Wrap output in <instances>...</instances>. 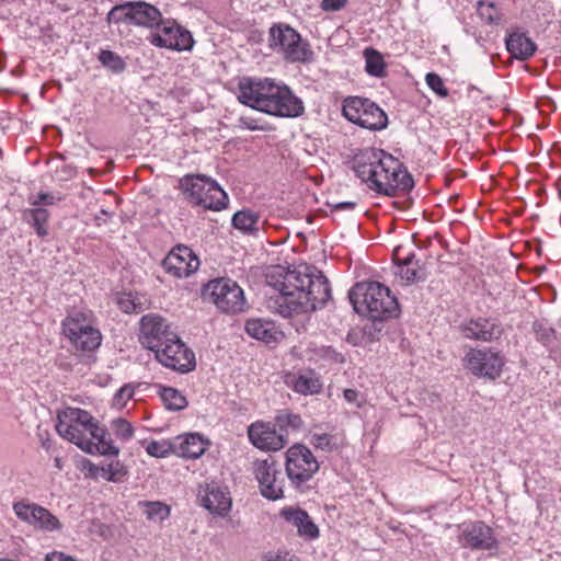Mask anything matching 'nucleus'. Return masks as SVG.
I'll use <instances>...</instances> for the list:
<instances>
[{"mask_svg": "<svg viewBox=\"0 0 561 561\" xmlns=\"http://www.w3.org/2000/svg\"><path fill=\"white\" fill-rule=\"evenodd\" d=\"M266 285L270 288L267 307L283 318L322 308L331 298L328 278L307 264L294 268L271 267L266 273Z\"/></svg>", "mask_w": 561, "mask_h": 561, "instance_id": "obj_1", "label": "nucleus"}, {"mask_svg": "<svg viewBox=\"0 0 561 561\" xmlns=\"http://www.w3.org/2000/svg\"><path fill=\"white\" fill-rule=\"evenodd\" d=\"M353 170L368 190L386 196L413 187V179L399 159L382 149L368 147L353 158Z\"/></svg>", "mask_w": 561, "mask_h": 561, "instance_id": "obj_2", "label": "nucleus"}, {"mask_svg": "<svg viewBox=\"0 0 561 561\" xmlns=\"http://www.w3.org/2000/svg\"><path fill=\"white\" fill-rule=\"evenodd\" d=\"M238 100L271 116L294 118L300 116L302 101L284 83L270 78H243L238 84Z\"/></svg>", "mask_w": 561, "mask_h": 561, "instance_id": "obj_3", "label": "nucleus"}, {"mask_svg": "<svg viewBox=\"0 0 561 561\" xmlns=\"http://www.w3.org/2000/svg\"><path fill=\"white\" fill-rule=\"evenodd\" d=\"M56 432L64 439L75 444L90 455L117 457L119 448L114 444L106 428L85 410L66 408L58 412Z\"/></svg>", "mask_w": 561, "mask_h": 561, "instance_id": "obj_4", "label": "nucleus"}, {"mask_svg": "<svg viewBox=\"0 0 561 561\" xmlns=\"http://www.w3.org/2000/svg\"><path fill=\"white\" fill-rule=\"evenodd\" d=\"M348 297L357 312H366L373 320L382 321L396 318L400 313L397 297L387 286L378 282L355 284Z\"/></svg>", "mask_w": 561, "mask_h": 561, "instance_id": "obj_5", "label": "nucleus"}, {"mask_svg": "<svg viewBox=\"0 0 561 561\" xmlns=\"http://www.w3.org/2000/svg\"><path fill=\"white\" fill-rule=\"evenodd\" d=\"M61 328L64 335L77 350L91 352L101 345L102 334L91 310L70 311L62 320Z\"/></svg>", "mask_w": 561, "mask_h": 561, "instance_id": "obj_6", "label": "nucleus"}, {"mask_svg": "<svg viewBox=\"0 0 561 561\" xmlns=\"http://www.w3.org/2000/svg\"><path fill=\"white\" fill-rule=\"evenodd\" d=\"M180 187L190 203L205 209L221 210L229 201L219 184L206 175H186L181 179Z\"/></svg>", "mask_w": 561, "mask_h": 561, "instance_id": "obj_7", "label": "nucleus"}, {"mask_svg": "<svg viewBox=\"0 0 561 561\" xmlns=\"http://www.w3.org/2000/svg\"><path fill=\"white\" fill-rule=\"evenodd\" d=\"M268 47L288 62H306L312 57L309 44L285 23H275L268 31Z\"/></svg>", "mask_w": 561, "mask_h": 561, "instance_id": "obj_8", "label": "nucleus"}, {"mask_svg": "<svg viewBox=\"0 0 561 561\" xmlns=\"http://www.w3.org/2000/svg\"><path fill=\"white\" fill-rule=\"evenodd\" d=\"M147 41L157 48L176 53L192 51L195 45L192 33L171 18H164Z\"/></svg>", "mask_w": 561, "mask_h": 561, "instance_id": "obj_9", "label": "nucleus"}, {"mask_svg": "<svg viewBox=\"0 0 561 561\" xmlns=\"http://www.w3.org/2000/svg\"><path fill=\"white\" fill-rule=\"evenodd\" d=\"M342 113L351 123L369 130H381L387 127L386 113L369 99L348 96L343 102Z\"/></svg>", "mask_w": 561, "mask_h": 561, "instance_id": "obj_10", "label": "nucleus"}, {"mask_svg": "<svg viewBox=\"0 0 561 561\" xmlns=\"http://www.w3.org/2000/svg\"><path fill=\"white\" fill-rule=\"evenodd\" d=\"M203 296L210 299L219 310L226 313L242 312L245 309L244 293L230 278H217L208 282L203 288Z\"/></svg>", "mask_w": 561, "mask_h": 561, "instance_id": "obj_11", "label": "nucleus"}, {"mask_svg": "<svg viewBox=\"0 0 561 561\" xmlns=\"http://www.w3.org/2000/svg\"><path fill=\"white\" fill-rule=\"evenodd\" d=\"M285 470L296 489H301L319 470V462L312 451L302 444L290 446L285 454Z\"/></svg>", "mask_w": 561, "mask_h": 561, "instance_id": "obj_12", "label": "nucleus"}, {"mask_svg": "<svg viewBox=\"0 0 561 561\" xmlns=\"http://www.w3.org/2000/svg\"><path fill=\"white\" fill-rule=\"evenodd\" d=\"M153 352L156 359L161 365L180 374L190 373L196 367L194 352L181 340L178 333L169 337Z\"/></svg>", "mask_w": 561, "mask_h": 561, "instance_id": "obj_13", "label": "nucleus"}, {"mask_svg": "<svg viewBox=\"0 0 561 561\" xmlns=\"http://www.w3.org/2000/svg\"><path fill=\"white\" fill-rule=\"evenodd\" d=\"M253 474L262 496L271 501L284 496V477L276 461L271 458L256 459L253 462Z\"/></svg>", "mask_w": 561, "mask_h": 561, "instance_id": "obj_14", "label": "nucleus"}, {"mask_svg": "<svg viewBox=\"0 0 561 561\" xmlns=\"http://www.w3.org/2000/svg\"><path fill=\"white\" fill-rule=\"evenodd\" d=\"M463 360L474 376L491 380L500 377L505 364L503 355L492 348H470Z\"/></svg>", "mask_w": 561, "mask_h": 561, "instance_id": "obj_15", "label": "nucleus"}, {"mask_svg": "<svg viewBox=\"0 0 561 561\" xmlns=\"http://www.w3.org/2000/svg\"><path fill=\"white\" fill-rule=\"evenodd\" d=\"M12 508L21 522L32 526L34 529L44 533H53L61 529V523L54 514L47 508L30 502L28 500L14 502Z\"/></svg>", "mask_w": 561, "mask_h": 561, "instance_id": "obj_16", "label": "nucleus"}, {"mask_svg": "<svg viewBox=\"0 0 561 561\" xmlns=\"http://www.w3.org/2000/svg\"><path fill=\"white\" fill-rule=\"evenodd\" d=\"M175 334L170 322L158 313L145 314L139 321V342L152 352Z\"/></svg>", "mask_w": 561, "mask_h": 561, "instance_id": "obj_17", "label": "nucleus"}, {"mask_svg": "<svg viewBox=\"0 0 561 561\" xmlns=\"http://www.w3.org/2000/svg\"><path fill=\"white\" fill-rule=\"evenodd\" d=\"M164 271L175 278H186L199 267V259L186 245L174 247L162 261Z\"/></svg>", "mask_w": 561, "mask_h": 561, "instance_id": "obj_18", "label": "nucleus"}, {"mask_svg": "<svg viewBox=\"0 0 561 561\" xmlns=\"http://www.w3.org/2000/svg\"><path fill=\"white\" fill-rule=\"evenodd\" d=\"M197 497L201 505L214 515L225 517L231 511L232 499L229 490L216 482L201 485Z\"/></svg>", "mask_w": 561, "mask_h": 561, "instance_id": "obj_19", "label": "nucleus"}, {"mask_svg": "<svg viewBox=\"0 0 561 561\" xmlns=\"http://www.w3.org/2000/svg\"><path fill=\"white\" fill-rule=\"evenodd\" d=\"M459 542L472 550H492L497 548L493 529L483 522H473L461 526Z\"/></svg>", "mask_w": 561, "mask_h": 561, "instance_id": "obj_20", "label": "nucleus"}, {"mask_svg": "<svg viewBox=\"0 0 561 561\" xmlns=\"http://www.w3.org/2000/svg\"><path fill=\"white\" fill-rule=\"evenodd\" d=\"M248 437L254 447L265 451L280 450L287 443L275 425L263 421H256L248 427Z\"/></svg>", "mask_w": 561, "mask_h": 561, "instance_id": "obj_21", "label": "nucleus"}, {"mask_svg": "<svg viewBox=\"0 0 561 561\" xmlns=\"http://www.w3.org/2000/svg\"><path fill=\"white\" fill-rule=\"evenodd\" d=\"M460 332L466 339L491 342L503 334L500 322L493 318H471L460 325Z\"/></svg>", "mask_w": 561, "mask_h": 561, "instance_id": "obj_22", "label": "nucleus"}, {"mask_svg": "<svg viewBox=\"0 0 561 561\" xmlns=\"http://www.w3.org/2000/svg\"><path fill=\"white\" fill-rule=\"evenodd\" d=\"M279 515L294 526L298 536L305 540H314L319 537V528L306 511L288 506L282 508Z\"/></svg>", "mask_w": 561, "mask_h": 561, "instance_id": "obj_23", "label": "nucleus"}, {"mask_svg": "<svg viewBox=\"0 0 561 561\" xmlns=\"http://www.w3.org/2000/svg\"><path fill=\"white\" fill-rule=\"evenodd\" d=\"M209 444V440L198 433L179 435L174 438V455L185 459H197Z\"/></svg>", "mask_w": 561, "mask_h": 561, "instance_id": "obj_24", "label": "nucleus"}, {"mask_svg": "<svg viewBox=\"0 0 561 561\" xmlns=\"http://www.w3.org/2000/svg\"><path fill=\"white\" fill-rule=\"evenodd\" d=\"M81 469L91 479H104L110 482H121L127 476V470L119 460L98 466L91 460L84 459Z\"/></svg>", "mask_w": 561, "mask_h": 561, "instance_id": "obj_25", "label": "nucleus"}, {"mask_svg": "<svg viewBox=\"0 0 561 561\" xmlns=\"http://www.w3.org/2000/svg\"><path fill=\"white\" fill-rule=\"evenodd\" d=\"M131 25L154 31L164 19L161 11L153 4L146 1L133 2Z\"/></svg>", "mask_w": 561, "mask_h": 561, "instance_id": "obj_26", "label": "nucleus"}, {"mask_svg": "<svg viewBox=\"0 0 561 561\" xmlns=\"http://www.w3.org/2000/svg\"><path fill=\"white\" fill-rule=\"evenodd\" d=\"M505 45L512 57L518 60H527L537 49L536 44L522 32L510 33L505 38Z\"/></svg>", "mask_w": 561, "mask_h": 561, "instance_id": "obj_27", "label": "nucleus"}, {"mask_svg": "<svg viewBox=\"0 0 561 561\" xmlns=\"http://www.w3.org/2000/svg\"><path fill=\"white\" fill-rule=\"evenodd\" d=\"M245 331L253 339L263 341L265 343L276 341L278 335V331L274 322L260 318H252L247 320Z\"/></svg>", "mask_w": 561, "mask_h": 561, "instance_id": "obj_28", "label": "nucleus"}, {"mask_svg": "<svg viewBox=\"0 0 561 561\" xmlns=\"http://www.w3.org/2000/svg\"><path fill=\"white\" fill-rule=\"evenodd\" d=\"M289 383L295 392L304 396L317 394L322 389V382L313 371H306L294 376Z\"/></svg>", "mask_w": 561, "mask_h": 561, "instance_id": "obj_29", "label": "nucleus"}, {"mask_svg": "<svg viewBox=\"0 0 561 561\" xmlns=\"http://www.w3.org/2000/svg\"><path fill=\"white\" fill-rule=\"evenodd\" d=\"M260 216L250 209L237 211L232 217V225L243 233H255L259 231Z\"/></svg>", "mask_w": 561, "mask_h": 561, "instance_id": "obj_30", "label": "nucleus"}, {"mask_svg": "<svg viewBox=\"0 0 561 561\" xmlns=\"http://www.w3.org/2000/svg\"><path fill=\"white\" fill-rule=\"evenodd\" d=\"M396 275L405 284L417 282L423 278V271L414 261V255H408L401 264H398Z\"/></svg>", "mask_w": 561, "mask_h": 561, "instance_id": "obj_31", "label": "nucleus"}, {"mask_svg": "<svg viewBox=\"0 0 561 561\" xmlns=\"http://www.w3.org/2000/svg\"><path fill=\"white\" fill-rule=\"evenodd\" d=\"M24 219L35 229L39 237H46L49 213L45 208L35 207L23 213Z\"/></svg>", "mask_w": 561, "mask_h": 561, "instance_id": "obj_32", "label": "nucleus"}, {"mask_svg": "<svg viewBox=\"0 0 561 561\" xmlns=\"http://www.w3.org/2000/svg\"><path fill=\"white\" fill-rule=\"evenodd\" d=\"M159 393L164 407L170 411H181L187 405L185 396L175 388L161 387Z\"/></svg>", "mask_w": 561, "mask_h": 561, "instance_id": "obj_33", "label": "nucleus"}, {"mask_svg": "<svg viewBox=\"0 0 561 561\" xmlns=\"http://www.w3.org/2000/svg\"><path fill=\"white\" fill-rule=\"evenodd\" d=\"M364 57L366 62L365 69L368 75L376 78L385 76L386 64L382 55L378 50L374 48H366L364 50Z\"/></svg>", "mask_w": 561, "mask_h": 561, "instance_id": "obj_34", "label": "nucleus"}, {"mask_svg": "<svg viewBox=\"0 0 561 561\" xmlns=\"http://www.w3.org/2000/svg\"><path fill=\"white\" fill-rule=\"evenodd\" d=\"M133 2L128 1L113 7L107 13L108 23H128L131 24L133 20Z\"/></svg>", "mask_w": 561, "mask_h": 561, "instance_id": "obj_35", "label": "nucleus"}, {"mask_svg": "<svg viewBox=\"0 0 561 561\" xmlns=\"http://www.w3.org/2000/svg\"><path fill=\"white\" fill-rule=\"evenodd\" d=\"M478 14L489 24H499L502 20L500 8L491 0H481L478 2Z\"/></svg>", "mask_w": 561, "mask_h": 561, "instance_id": "obj_36", "label": "nucleus"}, {"mask_svg": "<svg viewBox=\"0 0 561 561\" xmlns=\"http://www.w3.org/2000/svg\"><path fill=\"white\" fill-rule=\"evenodd\" d=\"M111 431L116 439L123 443L129 442L135 434L133 424L123 417L114 419L111 422Z\"/></svg>", "mask_w": 561, "mask_h": 561, "instance_id": "obj_37", "label": "nucleus"}, {"mask_svg": "<svg viewBox=\"0 0 561 561\" xmlns=\"http://www.w3.org/2000/svg\"><path fill=\"white\" fill-rule=\"evenodd\" d=\"M146 451L151 457L165 458L174 454V439L151 440L147 444Z\"/></svg>", "mask_w": 561, "mask_h": 561, "instance_id": "obj_38", "label": "nucleus"}, {"mask_svg": "<svg viewBox=\"0 0 561 561\" xmlns=\"http://www.w3.org/2000/svg\"><path fill=\"white\" fill-rule=\"evenodd\" d=\"M145 514L154 523H161L170 516V507L161 502H145Z\"/></svg>", "mask_w": 561, "mask_h": 561, "instance_id": "obj_39", "label": "nucleus"}, {"mask_svg": "<svg viewBox=\"0 0 561 561\" xmlns=\"http://www.w3.org/2000/svg\"><path fill=\"white\" fill-rule=\"evenodd\" d=\"M309 442L316 449L323 451H332L337 448L336 437L328 433H311Z\"/></svg>", "mask_w": 561, "mask_h": 561, "instance_id": "obj_40", "label": "nucleus"}, {"mask_svg": "<svg viewBox=\"0 0 561 561\" xmlns=\"http://www.w3.org/2000/svg\"><path fill=\"white\" fill-rule=\"evenodd\" d=\"M100 62L114 72H121L125 69V61L117 54L111 50H101L99 55Z\"/></svg>", "mask_w": 561, "mask_h": 561, "instance_id": "obj_41", "label": "nucleus"}, {"mask_svg": "<svg viewBox=\"0 0 561 561\" xmlns=\"http://www.w3.org/2000/svg\"><path fill=\"white\" fill-rule=\"evenodd\" d=\"M533 330L536 334V339L543 345L550 344L554 339V329L543 321H535L533 323Z\"/></svg>", "mask_w": 561, "mask_h": 561, "instance_id": "obj_42", "label": "nucleus"}, {"mask_svg": "<svg viewBox=\"0 0 561 561\" xmlns=\"http://www.w3.org/2000/svg\"><path fill=\"white\" fill-rule=\"evenodd\" d=\"M134 396V388L130 385H124L114 394L112 400L113 408L122 410Z\"/></svg>", "mask_w": 561, "mask_h": 561, "instance_id": "obj_43", "label": "nucleus"}, {"mask_svg": "<svg viewBox=\"0 0 561 561\" xmlns=\"http://www.w3.org/2000/svg\"><path fill=\"white\" fill-rule=\"evenodd\" d=\"M427 87L439 98L448 96V89L446 88L444 80L435 72H430L425 77Z\"/></svg>", "mask_w": 561, "mask_h": 561, "instance_id": "obj_44", "label": "nucleus"}, {"mask_svg": "<svg viewBox=\"0 0 561 561\" xmlns=\"http://www.w3.org/2000/svg\"><path fill=\"white\" fill-rule=\"evenodd\" d=\"M276 422L280 428L298 430L302 426V420L300 415L282 412L276 416Z\"/></svg>", "mask_w": 561, "mask_h": 561, "instance_id": "obj_45", "label": "nucleus"}, {"mask_svg": "<svg viewBox=\"0 0 561 561\" xmlns=\"http://www.w3.org/2000/svg\"><path fill=\"white\" fill-rule=\"evenodd\" d=\"M118 307L125 313L138 312V304H136L135 299L130 294L123 295L118 298Z\"/></svg>", "mask_w": 561, "mask_h": 561, "instance_id": "obj_46", "label": "nucleus"}, {"mask_svg": "<svg viewBox=\"0 0 561 561\" xmlns=\"http://www.w3.org/2000/svg\"><path fill=\"white\" fill-rule=\"evenodd\" d=\"M347 0H321V9L325 12H336L344 9Z\"/></svg>", "mask_w": 561, "mask_h": 561, "instance_id": "obj_47", "label": "nucleus"}, {"mask_svg": "<svg viewBox=\"0 0 561 561\" xmlns=\"http://www.w3.org/2000/svg\"><path fill=\"white\" fill-rule=\"evenodd\" d=\"M60 201V197L55 196L51 193H39L37 197L31 202L32 205L38 206V205H54L57 202Z\"/></svg>", "mask_w": 561, "mask_h": 561, "instance_id": "obj_48", "label": "nucleus"}, {"mask_svg": "<svg viewBox=\"0 0 561 561\" xmlns=\"http://www.w3.org/2000/svg\"><path fill=\"white\" fill-rule=\"evenodd\" d=\"M344 399L350 404H352L356 408H359L364 402L363 396L359 393V391H357L355 389H345L344 390Z\"/></svg>", "mask_w": 561, "mask_h": 561, "instance_id": "obj_49", "label": "nucleus"}, {"mask_svg": "<svg viewBox=\"0 0 561 561\" xmlns=\"http://www.w3.org/2000/svg\"><path fill=\"white\" fill-rule=\"evenodd\" d=\"M45 560L46 561H77L73 558L66 556L65 553L59 552V551H53V552L46 554Z\"/></svg>", "mask_w": 561, "mask_h": 561, "instance_id": "obj_50", "label": "nucleus"}, {"mask_svg": "<svg viewBox=\"0 0 561 561\" xmlns=\"http://www.w3.org/2000/svg\"><path fill=\"white\" fill-rule=\"evenodd\" d=\"M356 204L354 202H341L332 205L333 210H352Z\"/></svg>", "mask_w": 561, "mask_h": 561, "instance_id": "obj_51", "label": "nucleus"}, {"mask_svg": "<svg viewBox=\"0 0 561 561\" xmlns=\"http://www.w3.org/2000/svg\"><path fill=\"white\" fill-rule=\"evenodd\" d=\"M240 121H241L242 125L245 128L250 129V130H257V129H260L259 126L252 119H248V118H243L242 117Z\"/></svg>", "mask_w": 561, "mask_h": 561, "instance_id": "obj_52", "label": "nucleus"}, {"mask_svg": "<svg viewBox=\"0 0 561 561\" xmlns=\"http://www.w3.org/2000/svg\"><path fill=\"white\" fill-rule=\"evenodd\" d=\"M54 462H55V467H56V468H58L59 470H60V469H62V460H61V458L56 457V458L54 459Z\"/></svg>", "mask_w": 561, "mask_h": 561, "instance_id": "obj_53", "label": "nucleus"}]
</instances>
